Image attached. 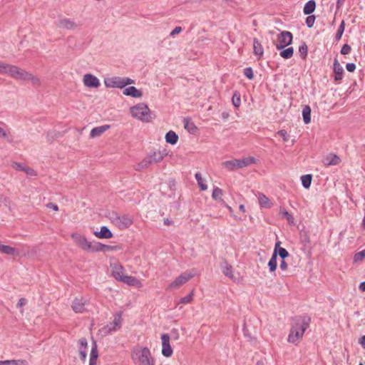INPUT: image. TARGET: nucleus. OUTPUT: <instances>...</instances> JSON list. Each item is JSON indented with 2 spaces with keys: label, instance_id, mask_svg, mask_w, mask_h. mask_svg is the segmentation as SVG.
Segmentation results:
<instances>
[{
  "label": "nucleus",
  "instance_id": "1",
  "mask_svg": "<svg viewBox=\"0 0 365 365\" xmlns=\"http://www.w3.org/2000/svg\"><path fill=\"white\" fill-rule=\"evenodd\" d=\"M71 237L76 245H78L81 249L86 252H106L113 250L114 249V247L103 245L99 242L88 241L83 235L78 232L72 233Z\"/></svg>",
  "mask_w": 365,
  "mask_h": 365
},
{
  "label": "nucleus",
  "instance_id": "2",
  "mask_svg": "<svg viewBox=\"0 0 365 365\" xmlns=\"http://www.w3.org/2000/svg\"><path fill=\"white\" fill-rule=\"evenodd\" d=\"M310 319L307 317H296L292 322L287 341L297 344L309 326Z\"/></svg>",
  "mask_w": 365,
  "mask_h": 365
},
{
  "label": "nucleus",
  "instance_id": "3",
  "mask_svg": "<svg viewBox=\"0 0 365 365\" xmlns=\"http://www.w3.org/2000/svg\"><path fill=\"white\" fill-rule=\"evenodd\" d=\"M130 357L135 365H155V359L148 347L133 348Z\"/></svg>",
  "mask_w": 365,
  "mask_h": 365
},
{
  "label": "nucleus",
  "instance_id": "4",
  "mask_svg": "<svg viewBox=\"0 0 365 365\" xmlns=\"http://www.w3.org/2000/svg\"><path fill=\"white\" fill-rule=\"evenodd\" d=\"M197 273L196 269H191L182 272L168 285L166 289L170 291L178 289L181 286L192 279Z\"/></svg>",
  "mask_w": 365,
  "mask_h": 365
},
{
  "label": "nucleus",
  "instance_id": "5",
  "mask_svg": "<svg viewBox=\"0 0 365 365\" xmlns=\"http://www.w3.org/2000/svg\"><path fill=\"white\" fill-rule=\"evenodd\" d=\"M131 115L143 122L151 120V113L148 106L144 103H140L130 108Z\"/></svg>",
  "mask_w": 365,
  "mask_h": 365
},
{
  "label": "nucleus",
  "instance_id": "6",
  "mask_svg": "<svg viewBox=\"0 0 365 365\" xmlns=\"http://www.w3.org/2000/svg\"><path fill=\"white\" fill-rule=\"evenodd\" d=\"M134 83V80L128 77L122 78L120 76H113L104 79V84L107 88H123Z\"/></svg>",
  "mask_w": 365,
  "mask_h": 365
},
{
  "label": "nucleus",
  "instance_id": "7",
  "mask_svg": "<svg viewBox=\"0 0 365 365\" xmlns=\"http://www.w3.org/2000/svg\"><path fill=\"white\" fill-rule=\"evenodd\" d=\"M111 222L120 230L128 228L133 222V218L128 215H118L113 212L110 216Z\"/></svg>",
  "mask_w": 365,
  "mask_h": 365
},
{
  "label": "nucleus",
  "instance_id": "8",
  "mask_svg": "<svg viewBox=\"0 0 365 365\" xmlns=\"http://www.w3.org/2000/svg\"><path fill=\"white\" fill-rule=\"evenodd\" d=\"M122 314L116 313L112 322L101 328V332L104 335H108L112 332H115L121 328L122 326Z\"/></svg>",
  "mask_w": 365,
  "mask_h": 365
},
{
  "label": "nucleus",
  "instance_id": "9",
  "mask_svg": "<svg viewBox=\"0 0 365 365\" xmlns=\"http://www.w3.org/2000/svg\"><path fill=\"white\" fill-rule=\"evenodd\" d=\"M14 78L25 81H31V83L35 86L40 84V80L38 77L19 66L16 68Z\"/></svg>",
  "mask_w": 365,
  "mask_h": 365
},
{
  "label": "nucleus",
  "instance_id": "10",
  "mask_svg": "<svg viewBox=\"0 0 365 365\" xmlns=\"http://www.w3.org/2000/svg\"><path fill=\"white\" fill-rule=\"evenodd\" d=\"M293 36L290 31H283L277 36L278 43L276 44L277 50H282L292 43Z\"/></svg>",
  "mask_w": 365,
  "mask_h": 365
},
{
  "label": "nucleus",
  "instance_id": "11",
  "mask_svg": "<svg viewBox=\"0 0 365 365\" xmlns=\"http://www.w3.org/2000/svg\"><path fill=\"white\" fill-rule=\"evenodd\" d=\"M170 337L168 334L161 335L162 341V354L165 357H170L173 355V350L170 344Z\"/></svg>",
  "mask_w": 365,
  "mask_h": 365
},
{
  "label": "nucleus",
  "instance_id": "12",
  "mask_svg": "<svg viewBox=\"0 0 365 365\" xmlns=\"http://www.w3.org/2000/svg\"><path fill=\"white\" fill-rule=\"evenodd\" d=\"M83 82L88 88H98L101 84L99 79L91 73H86L83 76Z\"/></svg>",
  "mask_w": 365,
  "mask_h": 365
},
{
  "label": "nucleus",
  "instance_id": "13",
  "mask_svg": "<svg viewBox=\"0 0 365 365\" xmlns=\"http://www.w3.org/2000/svg\"><path fill=\"white\" fill-rule=\"evenodd\" d=\"M341 163L340 158L334 153H329L322 159V163L324 166L337 165Z\"/></svg>",
  "mask_w": 365,
  "mask_h": 365
},
{
  "label": "nucleus",
  "instance_id": "14",
  "mask_svg": "<svg viewBox=\"0 0 365 365\" xmlns=\"http://www.w3.org/2000/svg\"><path fill=\"white\" fill-rule=\"evenodd\" d=\"M111 269H112V272H111L112 276L117 281L120 282L122 280V278H123L124 276L125 275L124 274V272H125L124 267L121 264L117 263V264H112Z\"/></svg>",
  "mask_w": 365,
  "mask_h": 365
},
{
  "label": "nucleus",
  "instance_id": "15",
  "mask_svg": "<svg viewBox=\"0 0 365 365\" xmlns=\"http://www.w3.org/2000/svg\"><path fill=\"white\" fill-rule=\"evenodd\" d=\"M16 68V66L0 62V73L6 74L13 78L14 77Z\"/></svg>",
  "mask_w": 365,
  "mask_h": 365
},
{
  "label": "nucleus",
  "instance_id": "16",
  "mask_svg": "<svg viewBox=\"0 0 365 365\" xmlns=\"http://www.w3.org/2000/svg\"><path fill=\"white\" fill-rule=\"evenodd\" d=\"M167 155L166 150L153 151L148 154L153 164L161 162Z\"/></svg>",
  "mask_w": 365,
  "mask_h": 365
},
{
  "label": "nucleus",
  "instance_id": "17",
  "mask_svg": "<svg viewBox=\"0 0 365 365\" xmlns=\"http://www.w3.org/2000/svg\"><path fill=\"white\" fill-rule=\"evenodd\" d=\"M58 25L61 28L70 30H74L78 28V25L74 21L67 18L60 19Z\"/></svg>",
  "mask_w": 365,
  "mask_h": 365
},
{
  "label": "nucleus",
  "instance_id": "18",
  "mask_svg": "<svg viewBox=\"0 0 365 365\" xmlns=\"http://www.w3.org/2000/svg\"><path fill=\"white\" fill-rule=\"evenodd\" d=\"M120 282L129 286H133L137 288H140L143 286L141 282L133 276L125 275Z\"/></svg>",
  "mask_w": 365,
  "mask_h": 365
},
{
  "label": "nucleus",
  "instance_id": "19",
  "mask_svg": "<svg viewBox=\"0 0 365 365\" xmlns=\"http://www.w3.org/2000/svg\"><path fill=\"white\" fill-rule=\"evenodd\" d=\"M93 235L99 239H109L113 237V233L106 226H102L100 231H95Z\"/></svg>",
  "mask_w": 365,
  "mask_h": 365
},
{
  "label": "nucleus",
  "instance_id": "20",
  "mask_svg": "<svg viewBox=\"0 0 365 365\" xmlns=\"http://www.w3.org/2000/svg\"><path fill=\"white\" fill-rule=\"evenodd\" d=\"M123 94L125 96H131L133 98H141L143 93L141 91L137 89L135 86H129L125 88L123 91Z\"/></svg>",
  "mask_w": 365,
  "mask_h": 365
},
{
  "label": "nucleus",
  "instance_id": "21",
  "mask_svg": "<svg viewBox=\"0 0 365 365\" xmlns=\"http://www.w3.org/2000/svg\"><path fill=\"white\" fill-rule=\"evenodd\" d=\"M98 358V346L96 341L92 343V347L90 353L89 365H96Z\"/></svg>",
  "mask_w": 365,
  "mask_h": 365
},
{
  "label": "nucleus",
  "instance_id": "22",
  "mask_svg": "<svg viewBox=\"0 0 365 365\" xmlns=\"http://www.w3.org/2000/svg\"><path fill=\"white\" fill-rule=\"evenodd\" d=\"M109 128H110L109 125H104L93 128L90 133V137L92 138L100 137L103 133H104Z\"/></svg>",
  "mask_w": 365,
  "mask_h": 365
},
{
  "label": "nucleus",
  "instance_id": "23",
  "mask_svg": "<svg viewBox=\"0 0 365 365\" xmlns=\"http://www.w3.org/2000/svg\"><path fill=\"white\" fill-rule=\"evenodd\" d=\"M334 72L335 73L334 80L338 81H341L343 78L344 69L340 65L337 59L334 60Z\"/></svg>",
  "mask_w": 365,
  "mask_h": 365
},
{
  "label": "nucleus",
  "instance_id": "24",
  "mask_svg": "<svg viewBox=\"0 0 365 365\" xmlns=\"http://www.w3.org/2000/svg\"><path fill=\"white\" fill-rule=\"evenodd\" d=\"M72 309L76 313H82L85 311V302L83 299H75L72 303Z\"/></svg>",
  "mask_w": 365,
  "mask_h": 365
},
{
  "label": "nucleus",
  "instance_id": "25",
  "mask_svg": "<svg viewBox=\"0 0 365 365\" xmlns=\"http://www.w3.org/2000/svg\"><path fill=\"white\" fill-rule=\"evenodd\" d=\"M220 267L224 275H225L226 277L231 279H234L232 267L227 262L225 261L222 263H221Z\"/></svg>",
  "mask_w": 365,
  "mask_h": 365
},
{
  "label": "nucleus",
  "instance_id": "26",
  "mask_svg": "<svg viewBox=\"0 0 365 365\" xmlns=\"http://www.w3.org/2000/svg\"><path fill=\"white\" fill-rule=\"evenodd\" d=\"M222 165L229 170H232L236 168H242L239 159L225 161L222 163Z\"/></svg>",
  "mask_w": 365,
  "mask_h": 365
},
{
  "label": "nucleus",
  "instance_id": "27",
  "mask_svg": "<svg viewBox=\"0 0 365 365\" xmlns=\"http://www.w3.org/2000/svg\"><path fill=\"white\" fill-rule=\"evenodd\" d=\"M0 252L9 255H19V251L14 247L4 245L0 242Z\"/></svg>",
  "mask_w": 365,
  "mask_h": 365
},
{
  "label": "nucleus",
  "instance_id": "28",
  "mask_svg": "<svg viewBox=\"0 0 365 365\" xmlns=\"http://www.w3.org/2000/svg\"><path fill=\"white\" fill-rule=\"evenodd\" d=\"M253 50L254 54L261 57L263 56L264 49L263 47L257 38H254L253 40Z\"/></svg>",
  "mask_w": 365,
  "mask_h": 365
},
{
  "label": "nucleus",
  "instance_id": "29",
  "mask_svg": "<svg viewBox=\"0 0 365 365\" xmlns=\"http://www.w3.org/2000/svg\"><path fill=\"white\" fill-rule=\"evenodd\" d=\"M165 138L166 143L175 145L178 140V135L174 131L170 130L166 133Z\"/></svg>",
  "mask_w": 365,
  "mask_h": 365
},
{
  "label": "nucleus",
  "instance_id": "30",
  "mask_svg": "<svg viewBox=\"0 0 365 365\" xmlns=\"http://www.w3.org/2000/svg\"><path fill=\"white\" fill-rule=\"evenodd\" d=\"M316 8V3L314 0L308 1L303 9V12L306 15H309L314 12Z\"/></svg>",
  "mask_w": 365,
  "mask_h": 365
},
{
  "label": "nucleus",
  "instance_id": "31",
  "mask_svg": "<svg viewBox=\"0 0 365 365\" xmlns=\"http://www.w3.org/2000/svg\"><path fill=\"white\" fill-rule=\"evenodd\" d=\"M258 200L260 206L262 207L269 208L272 205L269 199L264 194H259Z\"/></svg>",
  "mask_w": 365,
  "mask_h": 365
},
{
  "label": "nucleus",
  "instance_id": "32",
  "mask_svg": "<svg viewBox=\"0 0 365 365\" xmlns=\"http://www.w3.org/2000/svg\"><path fill=\"white\" fill-rule=\"evenodd\" d=\"M277 253L273 252V254L268 262V267L270 272H274L276 271L277 267Z\"/></svg>",
  "mask_w": 365,
  "mask_h": 365
},
{
  "label": "nucleus",
  "instance_id": "33",
  "mask_svg": "<svg viewBox=\"0 0 365 365\" xmlns=\"http://www.w3.org/2000/svg\"><path fill=\"white\" fill-rule=\"evenodd\" d=\"M302 116L305 124H308L311 122V108L309 106L304 107L302 110Z\"/></svg>",
  "mask_w": 365,
  "mask_h": 365
},
{
  "label": "nucleus",
  "instance_id": "34",
  "mask_svg": "<svg viewBox=\"0 0 365 365\" xmlns=\"http://www.w3.org/2000/svg\"><path fill=\"white\" fill-rule=\"evenodd\" d=\"M153 163L151 162V160L148 155L144 159H143L138 165L137 170H141L146 168L151 165Z\"/></svg>",
  "mask_w": 365,
  "mask_h": 365
},
{
  "label": "nucleus",
  "instance_id": "35",
  "mask_svg": "<svg viewBox=\"0 0 365 365\" xmlns=\"http://www.w3.org/2000/svg\"><path fill=\"white\" fill-rule=\"evenodd\" d=\"M294 54V48L292 47H289L285 49L281 50L279 55L281 57L285 59L290 58L292 57Z\"/></svg>",
  "mask_w": 365,
  "mask_h": 365
},
{
  "label": "nucleus",
  "instance_id": "36",
  "mask_svg": "<svg viewBox=\"0 0 365 365\" xmlns=\"http://www.w3.org/2000/svg\"><path fill=\"white\" fill-rule=\"evenodd\" d=\"M312 176L310 174L304 175L301 177L302 184L304 188H309L311 185Z\"/></svg>",
  "mask_w": 365,
  "mask_h": 365
},
{
  "label": "nucleus",
  "instance_id": "37",
  "mask_svg": "<svg viewBox=\"0 0 365 365\" xmlns=\"http://www.w3.org/2000/svg\"><path fill=\"white\" fill-rule=\"evenodd\" d=\"M195 178L197 182V185L202 190H206L207 189V185L205 183L202 175L200 173H196L195 175Z\"/></svg>",
  "mask_w": 365,
  "mask_h": 365
},
{
  "label": "nucleus",
  "instance_id": "38",
  "mask_svg": "<svg viewBox=\"0 0 365 365\" xmlns=\"http://www.w3.org/2000/svg\"><path fill=\"white\" fill-rule=\"evenodd\" d=\"M240 165L242 168L247 167L251 164L255 163V159L253 157L245 158L243 159H239Z\"/></svg>",
  "mask_w": 365,
  "mask_h": 365
},
{
  "label": "nucleus",
  "instance_id": "39",
  "mask_svg": "<svg viewBox=\"0 0 365 365\" xmlns=\"http://www.w3.org/2000/svg\"><path fill=\"white\" fill-rule=\"evenodd\" d=\"M2 365H27V362L25 360H5Z\"/></svg>",
  "mask_w": 365,
  "mask_h": 365
},
{
  "label": "nucleus",
  "instance_id": "40",
  "mask_svg": "<svg viewBox=\"0 0 365 365\" xmlns=\"http://www.w3.org/2000/svg\"><path fill=\"white\" fill-rule=\"evenodd\" d=\"M222 196V190L218 187H214L212 197L215 200H221Z\"/></svg>",
  "mask_w": 365,
  "mask_h": 365
},
{
  "label": "nucleus",
  "instance_id": "41",
  "mask_svg": "<svg viewBox=\"0 0 365 365\" xmlns=\"http://www.w3.org/2000/svg\"><path fill=\"white\" fill-rule=\"evenodd\" d=\"M184 124L185 128L187 129L190 133H194L197 129L195 124L189 120H185Z\"/></svg>",
  "mask_w": 365,
  "mask_h": 365
},
{
  "label": "nucleus",
  "instance_id": "42",
  "mask_svg": "<svg viewBox=\"0 0 365 365\" xmlns=\"http://www.w3.org/2000/svg\"><path fill=\"white\" fill-rule=\"evenodd\" d=\"M344 28H345V23H344V21H342L337 29L336 33L335 38H336V41H339L341 39V38L344 34Z\"/></svg>",
  "mask_w": 365,
  "mask_h": 365
},
{
  "label": "nucleus",
  "instance_id": "43",
  "mask_svg": "<svg viewBox=\"0 0 365 365\" xmlns=\"http://www.w3.org/2000/svg\"><path fill=\"white\" fill-rule=\"evenodd\" d=\"M308 48L305 43H303L299 46V53L302 57V58L305 59L307 56Z\"/></svg>",
  "mask_w": 365,
  "mask_h": 365
},
{
  "label": "nucleus",
  "instance_id": "44",
  "mask_svg": "<svg viewBox=\"0 0 365 365\" xmlns=\"http://www.w3.org/2000/svg\"><path fill=\"white\" fill-rule=\"evenodd\" d=\"M232 104L235 107L238 108L241 103L240 95L238 92H235L232 98Z\"/></svg>",
  "mask_w": 365,
  "mask_h": 365
},
{
  "label": "nucleus",
  "instance_id": "45",
  "mask_svg": "<svg viewBox=\"0 0 365 365\" xmlns=\"http://www.w3.org/2000/svg\"><path fill=\"white\" fill-rule=\"evenodd\" d=\"M280 215H281L282 217H285V218L287 220V221H288V222H289V225H294V217H292V215L289 212H287V210H283V211H282V212H280Z\"/></svg>",
  "mask_w": 365,
  "mask_h": 365
},
{
  "label": "nucleus",
  "instance_id": "46",
  "mask_svg": "<svg viewBox=\"0 0 365 365\" xmlns=\"http://www.w3.org/2000/svg\"><path fill=\"white\" fill-rule=\"evenodd\" d=\"M365 258V249L361 252L356 253L354 256V262H359Z\"/></svg>",
  "mask_w": 365,
  "mask_h": 365
},
{
  "label": "nucleus",
  "instance_id": "47",
  "mask_svg": "<svg viewBox=\"0 0 365 365\" xmlns=\"http://www.w3.org/2000/svg\"><path fill=\"white\" fill-rule=\"evenodd\" d=\"M274 252H276L277 256L279 255L282 258V259H284L289 255L288 251L285 248H283V247L281 248L280 250L274 251Z\"/></svg>",
  "mask_w": 365,
  "mask_h": 365
},
{
  "label": "nucleus",
  "instance_id": "48",
  "mask_svg": "<svg viewBox=\"0 0 365 365\" xmlns=\"http://www.w3.org/2000/svg\"><path fill=\"white\" fill-rule=\"evenodd\" d=\"M192 297H193V292H192L191 293H190L189 294H187V296L184 297H182L180 299V303H182V304H187V303H190L192 302Z\"/></svg>",
  "mask_w": 365,
  "mask_h": 365
},
{
  "label": "nucleus",
  "instance_id": "49",
  "mask_svg": "<svg viewBox=\"0 0 365 365\" xmlns=\"http://www.w3.org/2000/svg\"><path fill=\"white\" fill-rule=\"evenodd\" d=\"M244 75L250 80L253 79L254 74L251 67H247L244 69Z\"/></svg>",
  "mask_w": 365,
  "mask_h": 365
},
{
  "label": "nucleus",
  "instance_id": "50",
  "mask_svg": "<svg viewBox=\"0 0 365 365\" xmlns=\"http://www.w3.org/2000/svg\"><path fill=\"white\" fill-rule=\"evenodd\" d=\"M277 134L281 136L284 142L289 140V135L285 130H280L277 132Z\"/></svg>",
  "mask_w": 365,
  "mask_h": 365
},
{
  "label": "nucleus",
  "instance_id": "51",
  "mask_svg": "<svg viewBox=\"0 0 365 365\" xmlns=\"http://www.w3.org/2000/svg\"><path fill=\"white\" fill-rule=\"evenodd\" d=\"M314 21H315L314 16H309L306 19V24L309 28H311L313 26Z\"/></svg>",
  "mask_w": 365,
  "mask_h": 365
},
{
  "label": "nucleus",
  "instance_id": "52",
  "mask_svg": "<svg viewBox=\"0 0 365 365\" xmlns=\"http://www.w3.org/2000/svg\"><path fill=\"white\" fill-rule=\"evenodd\" d=\"M351 48L349 45L348 44H344L341 49V53L342 55H346V54H349L350 52H351Z\"/></svg>",
  "mask_w": 365,
  "mask_h": 365
},
{
  "label": "nucleus",
  "instance_id": "53",
  "mask_svg": "<svg viewBox=\"0 0 365 365\" xmlns=\"http://www.w3.org/2000/svg\"><path fill=\"white\" fill-rule=\"evenodd\" d=\"M24 172H25L26 175L29 176H36L37 175L36 172L33 168L29 167L24 168Z\"/></svg>",
  "mask_w": 365,
  "mask_h": 365
},
{
  "label": "nucleus",
  "instance_id": "54",
  "mask_svg": "<svg viewBox=\"0 0 365 365\" xmlns=\"http://www.w3.org/2000/svg\"><path fill=\"white\" fill-rule=\"evenodd\" d=\"M182 28L180 26H176L170 34L171 37H174L176 34H178L181 32Z\"/></svg>",
  "mask_w": 365,
  "mask_h": 365
},
{
  "label": "nucleus",
  "instance_id": "55",
  "mask_svg": "<svg viewBox=\"0 0 365 365\" xmlns=\"http://www.w3.org/2000/svg\"><path fill=\"white\" fill-rule=\"evenodd\" d=\"M346 68L349 72H354L356 69V65L354 63H348L346 65Z\"/></svg>",
  "mask_w": 365,
  "mask_h": 365
},
{
  "label": "nucleus",
  "instance_id": "56",
  "mask_svg": "<svg viewBox=\"0 0 365 365\" xmlns=\"http://www.w3.org/2000/svg\"><path fill=\"white\" fill-rule=\"evenodd\" d=\"M279 268L282 271H286L287 270V268H288V264L287 263L285 262L284 259H282V262H280L279 264Z\"/></svg>",
  "mask_w": 365,
  "mask_h": 365
},
{
  "label": "nucleus",
  "instance_id": "57",
  "mask_svg": "<svg viewBox=\"0 0 365 365\" xmlns=\"http://www.w3.org/2000/svg\"><path fill=\"white\" fill-rule=\"evenodd\" d=\"M78 344L81 346L87 347L88 346V341L86 338H81L78 341Z\"/></svg>",
  "mask_w": 365,
  "mask_h": 365
},
{
  "label": "nucleus",
  "instance_id": "58",
  "mask_svg": "<svg viewBox=\"0 0 365 365\" xmlns=\"http://www.w3.org/2000/svg\"><path fill=\"white\" fill-rule=\"evenodd\" d=\"M46 207H49V208H51V209H52V210H53L54 211H57V210H58V205H56V204H53V203H52V202H49V203H48V204L46 205Z\"/></svg>",
  "mask_w": 365,
  "mask_h": 365
},
{
  "label": "nucleus",
  "instance_id": "59",
  "mask_svg": "<svg viewBox=\"0 0 365 365\" xmlns=\"http://www.w3.org/2000/svg\"><path fill=\"white\" fill-rule=\"evenodd\" d=\"M26 304V299L25 298H21L18 302L17 306L19 307H21L24 306Z\"/></svg>",
  "mask_w": 365,
  "mask_h": 365
},
{
  "label": "nucleus",
  "instance_id": "60",
  "mask_svg": "<svg viewBox=\"0 0 365 365\" xmlns=\"http://www.w3.org/2000/svg\"><path fill=\"white\" fill-rule=\"evenodd\" d=\"M81 359L83 361V362H85L86 361L87 358V353L86 351H81L79 352Z\"/></svg>",
  "mask_w": 365,
  "mask_h": 365
},
{
  "label": "nucleus",
  "instance_id": "61",
  "mask_svg": "<svg viewBox=\"0 0 365 365\" xmlns=\"http://www.w3.org/2000/svg\"><path fill=\"white\" fill-rule=\"evenodd\" d=\"M14 168L16 170H22V171H24V168H25L26 167L23 166V165H22L21 164H20V163H16L14 164Z\"/></svg>",
  "mask_w": 365,
  "mask_h": 365
},
{
  "label": "nucleus",
  "instance_id": "62",
  "mask_svg": "<svg viewBox=\"0 0 365 365\" xmlns=\"http://www.w3.org/2000/svg\"><path fill=\"white\" fill-rule=\"evenodd\" d=\"M359 344L361 346L365 349V335L362 336L359 339Z\"/></svg>",
  "mask_w": 365,
  "mask_h": 365
},
{
  "label": "nucleus",
  "instance_id": "63",
  "mask_svg": "<svg viewBox=\"0 0 365 365\" xmlns=\"http://www.w3.org/2000/svg\"><path fill=\"white\" fill-rule=\"evenodd\" d=\"M7 137V133L2 128L0 127V138H6Z\"/></svg>",
  "mask_w": 365,
  "mask_h": 365
},
{
  "label": "nucleus",
  "instance_id": "64",
  "mask_svg": "<svg viewBox=\"0 0 365 365\" xmlns=\"http://www.w3.org/2000/svg\"><path fill=\"white\" fill-rule=\"evenodd\" d=\"M359 289L361 292H365V282H363L359 284Z\"/></svg>",
  "mask_w": 365,
  "mask_h": 365
}]
</instances>
